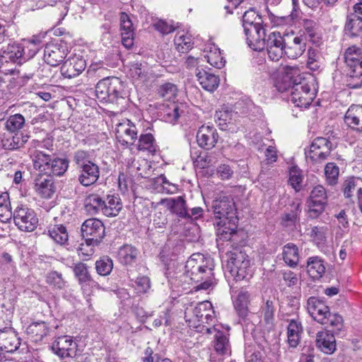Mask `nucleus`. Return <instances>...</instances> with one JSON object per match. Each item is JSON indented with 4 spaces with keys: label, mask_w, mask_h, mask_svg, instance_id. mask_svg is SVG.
<instances>
[{
    "label": "nucleus",
    "mask_w": 362,
    "mask_h": 362,
    "mask_svg": "<svg viewBox=\"0 0 362 362\" xmlns=\"http://www.w3.org/2000/svg\"><path fill=\"white\" fill-rule=\"evenodd\" d=\"M137 148L139 151H148L154 153L156 151L155 139L151 134H141L139 139Z\"/></svg>",
    "instance_id": "nucleus-48"
},
{
    "label": "nucleus",
    "mask_w": 362,
    "mask_h": 362,
    "mask_svg": "<svg viewBox=\"0 0 362 362\" xmlns=\"http://www.w3.org/2000/svg\"><path fill=\"white\" fill-rule=\"evenodd\" d=\"M150 279L148 276H139L135 281V286L138 293H146L150 288Z\"/></svg>",
    "instance_id": "nucleus-62"
},
{
    "label": "nucleus",
    "mask_w": 362,
    "mask_h": 362,
    "mask_svg": "<svg viewBox=\"0 0 362 362\" xmlns=\"http://www.w3.org/2000/svg\"><path fill=\"white\" fill-rule=\"evenodd\" d=\"M325 322L321 324L326 326H330L332 329V332H337L340 331L344 326V320L341 315L337 313H329V316L326 317Z\"/></svg>",
    "instance_id": "nucleus-52"
},
{
    "label": "nucleus",
    "mask_w": 362,
    "mask_h": 362,
    "mask_svg": "<svg viewBox=\"0 0 362 362\" xmlns=\"http://www.w3.org/2000/svg\"><path fill=\"white\" fill-rule=\"evenodd\" d=\"M218 135L216 129L209 125H202L197 133L199 146L204 149L213 148L218 141Z\"/></svg>",
    "instance_id": "nucleus-20"
},
{
    "label": "nucleus",
    "mask_w": 362,
    "mask_h": 362,
    "mask_svg": "<svg viewBox=\"0 0 362 362\" xmlns=\"http://www.w3.org/2000/svg\"><path fill=\"white\" fill-rule=\"evenodd\" d=\"M48 233L49 236L59 245H64L68 241V233L63 225H54L50 227Z\"/></svg>",
    "instance_id": "nucleus-47"
},
{
    "label": "nucleus",
    "mask_w": 362,
    "mask_h": 362,
    "mask_svg": "<svg viewBox=\"0 0 362 362\" xmlns=\"http://www.w3.org/2000/svg\"><path fill=\"white\" fill-rule=\"evenodd\" d=\"M316 346L326 354H332L336 350V339L329 331L319 332L316 336Z\"/></svg>",
    "instance_id": "nucleus-22"
},
{
    "label": "nucleus",
    "mask_w": 362,
    "mask_h": 362,
    "mask_svg": "<svg viewBox=\"0 0 362 362\" xmlns=\"http://www.w3.org/2000/svg\"><path fill=\"white\" fill-rule=\"evenodd\" d=\"M233 170L226 164L220 165L216 169V175L221 180H229L233 175Z\"/></svg>",
    "instance_id": "nucleus-64"
},
{
    "label": "nucleus",
    "mask_w": 362,
    "mask_h": 362,
    "mask_svg": "<svg viewBox=\"0 0 362 362\" xmlns=\"http://www.w3.org/2000/svg\"><path fill=\"white\" fill-rule=\"evenodd\" d=\"M139 252L138 250L129 245L122 246L119 250V259L122 264L132 265L135 263Z\"/></svg>",
    "instance_id": "nucleus-34"
},
{
    "label": "nucleus",
    "mask_w": 362,
    "mask_h": 362,
    "mask_svg": "<svg viewBox=\"0 0 362 362\" xmlns=\"http://www.w3.org/2000/svg\"><path fill=\"white\" fill-rule=\"evenodd\" d=\"M339 168L334 163H328L325 168V175L329 185L337 183L339 177Z\"/></svg>",
    "instance_id": "nucleus-55"
},
{
    "label": "nucleus",
    "mask_w": 362,
    "mask_h": 362,
    "mask_svg": "<svg viewBox=\"0 0 362 362\" xmlns=\"http://www.w3.org/2000/svg\"><path fill=\"white\" fill-rule=\"evenodd\" d=\"M327 204V194L325 188L317 185L311 190L307 201L308 216L310 218H317L325 211Z\"/></svg>",
    "instance_id": "nucleus-6"
},
{
    "label": "nucleus",
    "mask_w": 362,
    "mask_h": 362,
    "mask_svg": "<svg viewBox=\"0 0 362 362\" xmlns=\"http://www.w3.org/2000/svg\"><path fill=\"white\" fill-rule=\"evenodd\" d=\"M209 48V53H207L204 57L206 59L207 62L214 67L217 69H221L224 66L226 61L223 57L221 54L220 49L216 46L210 45L208 47Z\"/></svg>",
    "instance_id": "nucleus-42"
},
{
    "label": "nucleus",
    "mask_w": 362,
    "mask_h": 362,
    "mask_svg": "<svg viewBox=\"0 0 362 362\" xmlns=\"http://www.w3.org/2000/svg\"><path fill=\"white\" fill-rule=\"evenodd\" d=\"M303 180L302 171L297 167H292L289 171V183L296 191L301 188V183Z\"/></svg>",
    "instance_id": "nucleus-54"
},
{
    "label": "nucleus",
    "mask_w": 362,
    "mask_h": 362,
    "mask_svg": "<svg viewBox=\"0 0 362 362\" xmlns=\"http://www.w3.org/2000/svg\"><path fill=\"white\" fill-rule=\"evenodd\" d=\"M344 120L351 128L362 132V106L352 105L346 112Z\"/></svg>",
    "instance_id": "nucleus-24"
},
{
    "label": "nucleus",
    "mask_w": 362,
    "mask_h": 362,
    "mask_svg": "<svg viewBox=\"0 0 362 362\" xmlns=\"http://www.w3.org/2000/svg\"><path fill=\"white\" fill-rule=\"evenodd\" d=\"M95 95L100 101L116 103L124 98V83L117 77L104 78L97 83Z\"/></svg>",
    "instance_id": "nucleus-3"
},
{
    "label": "nucleus",
    "mask_w": 362,
    "mask_h": 362,
    "mask_svg": "<svg viewBox=\"0 0 362 362\" xmlns=\"http://www.w3.org/2000/svg\"><path fill=\"white\" fill-rule=\"evenodd\" d=\"M307 309L310 315L318 323L325 322L329 316V308L324 301L317 297H310L307 301Z\"/></svg>",
    "instance_id": "nucleus-18"
},
{
    "label": "nucleus",
    "mask_w": 362,
    "mask_h": 362,
    "mask_svg": "<svg viewBox=\"0 0 362 362\" xmlns=\"http://www.w3.org/2000/svg\"><path fill=\"white\" fill-rule=\"evenodd\" d=\"M74 272L80 282H86L90 279L87 265L84 263L76 264L74 267Z\"/></svg>",
    "instance_id": "nucleus-57"
},
{
    "label": "nucleus",
    "mask_w": 362,
    "mask_h": 362,
    "mask_svg": "<svg viewBox=\"0 0 362 362\" xmlns=\"http://www.w3.org/2000/svg\"><path fill=\"white\" fill-rule=\"evenodd\" d=\"M49 332V328L45 321L32 322L26 329V332L35 341L42 340Z\"/></svg>",
    "instance_id": "nucleus-30"
},
{
    "label": "nucleus",
    "mask_w": 362,
    "mask_h": 362,
    "mask_svg": "<svg viewBox=\"0 0 362 362\" xmlns=\"http://www.w3.org/2000/svg\"><path fill=\"white\" fill-rule=\"evenodd\" d=\"M320 53L313 48H310L308 51L307 66L312 71H316L320 68Z\"/></svg>",
    "instance_id": "nucleus-56"
},
{
    "label": "nucleus",
    "mask_w": 362,
    "mask_h": 362,
    "mask_svg": "<svg viewBox=\"0 0 362 362\" xmlns=\"http://www.w3.org/2000/svg\"><path fill=\"white\" fill-rule=\"evenodd\" d=\"M346 86L351 88L362 87V66L356 65L354 68H349L347 74Z\"/></svg>",
    "instance_id": "nucleus-43"
},
{
    "label": "nucleus",
    "mask_w": 362,
    "mask_h": 362,
    "mask_svg": "<svg viewBox=\"0 0 362 362\" xmlns=\"http://www.w3.org/2000/svg\"><path fill=\"white\" fill-rule=\"evenodd\" d=\"M332 148L330 141L324 137H317L311 143L310 151L305 152L306 158L313 163H320L328 158Z\"/></svg>",
    "instance_id": "nucleus-10"
},
{
    "label": "nucleus",
    "mask_w": 362,
    "mask_h": 362,
    "mask_svg": "<svg viewBox=\"0 0 362 362\" xmlns=\"http://www.w3.org/2000/svg\"><path fill=\"white\" fill-rule=\"evenodd\" d=\"M137 134L136 126L129 119L119 123L115 129L116 138L122 145L133 144L137 139Z\"/></svg>",
    "instance_id": "nucleus-14"
},
{
    "label": "nucleus",
    "mask_w": 362,
    "mask_h": 362,
    "mask_svg": "<svg viewBox=\"0 0 362 362\" xmlns=\"http://www.w3.org/2000/svg\"><path fill=\"white\" fill-rule=\"evenodd\" d=\"M196 76L200 85L206 90L212 92L218 86L219 78L214 74L204 70H197Z\"/></svg>",
    "instance_id": "nucleus-26"
},
{
    "label": "nucleus",
    "mask_w": 362,
    "mask_h": 362,
    "mask_svg": "<svg viewBox=\"0 0 362 362\" xmlns=\"http://www.w3.org/2000/svg\"><path fill=\"white\" fill-rule=\"evenodd\" d=\"M177 89L172 83H165L158 88V94L166 100L174 99L177 95Z\"/></svg>",
    "instance_id": "nucleus-51"
},
{
    "label": "nucleus",
    "mask_w": 362,
    "mask_h": 362,
    "mask_svg": "<svg viewBox=\"0 0 362 362\" xmlns=\"http://www.w3.org/2000/svg\"><path fill=\"white\" fill-rule=\"evenodd\" d=\"M257 23H261L260 18L258 17L254 10L250 9L244 13L243 16V26L244 29L247 25H255Z\"/></svg>",
    "instance_id": "nucleus-58"
},
{
    "label": "nucleus",
    "mask_w": 362,
    "mask_h": 362,
    "mask_svg": "<svg viewBox=\"0 0 362 362\" xmlns=\"http://www.w3.org/2000/svg\"><path fill=\"white\" fill-rule=\"evenodd\" d=\"M161 203L165 204L168 209L180 218H186L189 217V211L187 209L184 197L179 196L175 198L162 199Z\"/></svg>",
    "instance_id": "nucleus-23"
},
{
    "label": "nucleus",
    "mask_w": 362,
    "mask_h": 362,
    "mask_svg": "<svg viewBox=\"0 0 362 362\" xmlns=\"http://www.w3.org/2000/svg\"><path fill=\"white\" fill-rule=\"evenodd\" d=\"M262 312L264 315V319L267 323L272 322L274 319L275 312L274 302L272 300H267L264 306L262 308Z\"/></svg>",
    "instance_id": "nucleus-60"
},
{
    "label": "nucleus",
    "mask_w": 362,
    "mask_h": 362,
    "mask_svg": "<svg viewBox=\"0 0 362 362\" xmlns=\"http://www.w3.org/2000/svg\"><path fill=\"white\" fill-rule=\"evenodd\" d=\"M296 83L297 80H293L291 73L287 71L286 73L279 76L276 78L274 81V86L278 91L283 93L289 90L291 91L292 90V86L293 83Z\"/></svg>",
    "instance_id": "nucleus-46"
},
{
    "label": "nucleus",
    "mask_w": 362,
    "mask_h": 362,
    "mask_svg": "<svg viewBox=\"0 0 362 362\" xmlns=\"http://www.w3.org/2000/svg\"><path fill=\"white\" fill-rule=\"evenodd\" d=\"M74 161L77 165L78 169L81 168V167H83V165H85L88 163H92L88 160V152L82 150H78L74 153Z\"/></svg>",
    "instance_id": "nucleus-61"
},
{
    "label": "nucleus",
    "mask_w": 362,
    "mask_h": 362,
    "mask_svg": "<svg viewBox=\"0 0 362 362\" xmlns=\"http://www.w3.org/2000/svg\"><path fill=\"white\" fill-rule=\"evenodd\" d=\"M112 267V261L107 257H104L95 262V269L98 274L101 276H107L110 274Z\"/></svg>",
    "instance_id": "nucleus-53"
},
{
    "label": "nucleus",
    "mask_w": 362,
    "mask_h": 362,
    "mask_svg": "<svg viewBox=\"0 0 362 362\" xmlns=\"http://www.w3.org/2000/svg\"><path fill=\"white\" fill-rule=\"evenodd\" d=\"M46 282L53 288L63 289L66 286V282L64 280L62 274L56 271L49 272L46 276Z\"/></svg>",
    "instance_id": "nucleus-49"
},
{
    "label": "nucleus",
    "mask_w": 362,
    "mask_h": 362,
    "mask_svg": "<svg viewBox=\"0 0 362 362\" xmlns=\"http://www.w3.org/2000/svg\"><path fill=\"white\" fill-rule=\"evenodd\" d=\"M16 226L23 231H33L37 226L38 218L35 211L24 204H19L13 211Z\"/></svg>",
    "instance_id": "nucleus-7"
},
{
    "label": "nucleus",
    "mask_w": 362,
    "mask_h": 362,
    "mask_svg": "<svg viewBox=\"0 0 362 362\" xmlns=\"http://www.w3.org/2000/svg\"><path fill=\"white\" fill-rule=\"evenodd\" d=\"M344 29L352 36H358L362 34V17L356 13L348 14Z\"/></svg>",
    "instance_id": "nucleus-35"
},
{
    "label": "nucleus",
    "mask_w": 362,
    "mask_h": 362,
    "mask_svg": "<svg viewBox=\"0 0 362 362\" xmlns=\"http://www.w3.org/2000/svg\"><path fill=\"white\" fill-rule=\"evenodd\" d=\"M35 189L42 198H51L55 192L54 182L50 177L41 176L35 180Z\"/></svg>",
    "instance_id": "nucleus-27"
},
{
    "label": "nucleus",
    "mask_w": 362,
    "mask_h": 362,
    "mask_svg": "<svg viewBox=\"0 0 362 362\" xmlns=\"http://www.w3.org/2000/svg\"><path fill=\"white\" fill-rule=\"evenodd\" d=\"M361 54V49L355 45L347 48L344 53V59L347 66L349 68H354L356 65H361L362 66Z\"/></svg>",
    "instance_id": "nucleus-38"
},
{
    "label": "nucleus",
    "mask_w": 362,
    "mask_h": 362,
    "mask_svg": "<svg viewBox=\"0 0 362 362\" xmlns=\"http://www.w3.org/2000/svg\"><path fill=\"white\" fill-rule=\"evenodd\" d=\"M122 209L120 199L115 195H108L105 200L103 214L108 217L116 216Z\"/></svg>",
    "instance_id": "nucleus-28"
},
{
    "label": "nucleus",
    "mask_w": 362,
    "mask_h": 362,
    "mask_svg": "<svg viewBox=\"0 0 362 362\" xmlns=\"http://www.w3.org/2000/svg\"><path fill=\"white\" fill-rule=\"evenodd\" d=\"M81 235L87 245H98L105 236V226L99 219H87L81 226Z\"/></svg>",
    "instance_id": "nucleus-9"
},
{
    "label": "nucleus",
    "mask_w": 362,
    "mask_h": 362,
    "mask_svg": "<svg viewBox=\"0 0 362 362\" xmlns=\"http://www.w3.org/2000/svg\"><path fill=\"white\" fill-rule=\"evenodd\" d=\"M69 167V161L66 158H52L49 168L47 172L48 175L61 176Z\"/></svg>",
    "instance_id": "nucleus-44"
},
{
    "label": "nucleus",
    "mask_w": 362,
    "mask_h": 362,
    "mask_svg": "<svg viewBox=\"0 0 362 362\" xmlns=\"http://www.w3.org/2000/svg\"><path fill=\"white\" fill-rule=\"evenodd\" d=\"M185 317L189 326L197 332L204 334L215 331V327L210 326L215 322V312L209 301H202L194 308H187Z\"/></svg>",
    "instance_id": "nucleus-2"
},
{
    "label": "nucleus",
    "mask_w": 362,
    "mask_h": 362,
    "mask_svg": "<svg viewBox=\"0 0 362 362\" xmlns=\"http://www.w3.org/2000/svg\"><path fill=\"white\" fill-rule=\"evenodd\" d=\"M303 333V327L298 320H288L287 326V341L291 347H296L300 341V335Z\"/></svg>",
    "instance_id": "nucleus-25"
},
{
    "label": "nucleus",
    "mask_w": 362,
    "mask_h": 362,
    "mask_svg": "<svg viewBox=\"0 0 362 362\" xmlns=\"http://www.w3.org/2000/svg\"><path fill=\"white\" fill-rule=\"evenodd\" d=\"M206 334H214V349L218 354L224 355L227 354L230 351L228 338L223 332L218 330L215 327L214 332Z\"/></svg>",
    "instance_id": "nucleus-33"
},
{
    "label": "nucleus",
    "mask_w": 362,
    "mask_h": 362,
    "mask_svg": "<svg viewBox=\"0 0 362 362\" xmlns=\"http://www.w3.org/2000/svg\"><path fill=\"white\" fill-rule=\"evenodd\" d=\"M212 209L214 216L221 221L218 226L225 225L226 220L233 222L236 219V209L233 198L230 196H221L213 202Z\"/></svg>",
    "instance_id": "nucleus-5"
},
{
    "label": "nucleus",
    "mask_w": 362,
    "mask_h": 362,
    "mask_svg": "<svg viewBox=\"0 0 362 362\" xmlns=\"http://www.w3.org/2000/svg\"><path fill=\"white\" fill-rule=\"evenodd\" d=\"M286 54L290 59H296L301 56L305 50V42L300 37H294L293 42L287 45H285Z\"/></svg>",
    "instance_id": "nucleus-29"
},
{
    "label": "nucleus",
    "mask_w": 362,
    "mask_h": 362,
    "mask_svg": "<svg viewBox=\"0 0 362 362\" xmlns=\"http://www.w3.org/2000/svg\"><path fill=\"white\" fill-rule=\"evenodd\" d=\"M78 170V180L84 187H88L97 182L100 176L99 167L94 163H88Z\"/></svg>",
    "instance_id": "nucleus-21"
},
{
    "label": "nucleus",
    "mask_w": 362,
    "mask_h": 362,
    "mask_svg": "<svg viewBox=\"0 0 362 362\" xmlns=\"http://www.w3.org/2000/svg\"><path fill=\"white\" fill-rule=\"evenodd\" d=\"M120 28L122 33H134L133 23L129 16L124 12L121 13L120 15Z\"/></svg>",
    "instance_id": "nucleus-63"
},
{
    "label": "nucleus",
    "mask_w": 362,
    "mask_h": 362,
    "mask_svg": "<svg viewBox=\"0 0 362 362\" xmlns=\"http://www.w3.org/2000/svg\"><path fill=\"white\" fill-rule=\"evenodd\" d=\"M23 47L19 45H8L7 48L3 51V54L0 56V72L7 74L12 71V69H4V64L9 62L21 63L23 58Z\"/></svg>",
    "instance_id": "nucleus-17"
},
{
    "label": "nucleus",
    "mask_w": 362,
    "mask_h": 362,
    "mask_svg": "<svg viewBox=\"0 0 362 362\" xmlns=\"http://www.w3.org/2000/svg\"><path fill=\"white\" fill-rule=\"evenodd\" d=\"M176 49L179 52L185 53L192 48L193 42L192 36L184 33H178L174 39Z\"/></svg>",
    "instance_id": "nucleus-45"
},
{
    "label": "nucleus",
    "mask_w": 362,
    "mask_h": 362,
    "mask_svg": "<svg viewBox=\"0 0 362 362\" xmlns=\"http://www.w3.org/2000/svg\"><path fill=\"white\" fill-rule=\"evenodd\" d=\"M283 259L286 264L294 267L299 260L298 248L293 243L286 244L283 249Z\"/></svg>",
    "instance_id": "nucleus-39"
},
{
    "label": "nucleus",
    "mask_w": 362,
    "mask_h": 362,
    "mask_svg": "<svg viewBox=\"0 0 362 362\" xmlns=\"http://www.w3.org/2000/svg\"><path fill=\"white\" fill-rule=\"evenodd\" d=\"M185 270L180 265L174 269L168 267L165 276L168 281L176 286L183 284H192L196 285V290H207L214 281V264L210 257L201 253H194L186 262Z\"/></svg>",
    "instance_id": "nucleus-1"
},
{
    "label": "nucleus",
    "mask_w": 362,
    "mask_h": 362,
    "mask_svg": "<svg viewBox=\"0 0 362 362\" xmlns=\"http://www.w3.org/2000/svg\"><path fill=\"white\" fill-rule=\"evenodd\" d=\"M21 339L11 327L0 329V350L13 353L20 349Z\"/></svg>",
    "instance_id": "nucleus-15"
},
{
    "label": "nucleus",
    "mask_w": 362,
    "mask_h": 362,
    "mask_svg": "<svg viewBox=\"0 0 362 362\" xmlns=\"http://www.w3.org/2000/svg\"><path fill=\"white\" fill-rule=\"evenodd\" d=\"M250 298V293L242 289L234 301V307L241 317H245L247 315Z\"/></svg>",
    "instance_id": "nucleus-37"
},
{
    "label": "nucleus",
    "mask_w": 362,
    "mask_h": 362,
    "mask_svg": "<svg viewBox=\"0 0 362 362\" xmlns=\"http://www.w3.org/2000/svg\"><path fill=\"white\" fill-rule=\"evenodd\" d=\"M29 136L23 134H16L15 135L3 139L2 146L7 150H17L24 146L28 141Z\"/></svg>",
    "instance_id": "nucleus-41"
},
{
    "label": "nucleus",
    "mask_w": 362,
    "mask_h": 362,
    "mask_svg": "<svg viewBox=\"0 0 362 362\" xmlns=\"http://www.w3.org/2000/svg\"><path fill=\"white\" fill-rule=\"evenodd\" d=\"M52 349L59 356L74 358L76 356L77 344L71 337L60 336L54 341Z\"/></svg>",
    "instance_id": "nucleus-16"
},
{
    "label": "nucleus",
    "mask_w": 362,
    "mask_h": 362,
    "mask_svg": "<svg viewBox=\"0 0 362 362\" xmlns=\"http://www.w3.org/2000/svg\"><path fill=\"white\" fill-rule=\"evenodd\" d=\"M25 124V118L21 114H16L10 116L6 122V128L11 132H16L20 130Z\"/></svg>",
    "instance_id": "nucleus-50"
},
{
    "label": "nucleus",
    "mask_w": 362,
    "mask_h": 362,
    "mask_svg": "<svg viewBox=\"0 0 362 362\" xmlns=\"http://www.w3.org/2000/svg\"><path fill=\"white\" fill-rule=\"evenodd\" d=\"M86 66V61L82 57L74 55L64 62L61 67V73L65 78H74L81 74Z\"/></svg>",
    "instance_id": "nucleus-19"
},
{
    "label": "nucleus",
    "mask_w": 362,
    "mask_h": 362,
    "mask_svg": "<svg viewBox=\"0 0 362 362\" xmlns=\"http://www.w3.org/2000/svg\"><path fill=\"white\" fill-rule=\"evenodd\" d=\"M250 264V259L245 252L235 250L231 253L227 266L230 275L238 281L252 276Z\"/></svg>",
    "instance_id": "nucleus-4"
},
{
    "label": "nucleus",
    "mask_w": 362,
    "mask_h": 362,
    "mask_svg": "<svg viewBox=\"0 0 362 362\" xmlns=\"http://www.w3.org/2000/svg\"><path fill=\"white\" fill-rule=\"evenodd\" d=\"M248 46L255 51L260 52L264 49L266 38L265 29L261 23L246 26L244 29Z\"/></svg>",
    "instance_id": "nucleus-11"
},
{
    "label": "nucleus",
    "mask_w": 362,
    "mask_h": 362,
    "mask_svg": "<svg viewBox=\"0 0 362 362\" xmlns=\"http://www.w3.org/2000/svg\"><path fill=\"white\" fill-rule=\"evenodd\" d=\"M67 55L66 46L60 42H49L45 45L43 59L45 63L52 66H57Z\"/></svg>",
    "instance_id": "nucleus-12"
},
{
    "label": "nucleus",
    "mask_w": 362,
    "mask_h": 362,
    "mask_svg": "<svg viewBox=\"0 0 362 362\" xmlns=\"http://www.w3.org/2000/svg\"><path fill=\"white\" fill-rule=\"evenodd\" d=\"M52 157L40 151H35L33 154V166L36 170L47 174Z\"/></svg>",
    "instance_id": "nucleus-36"
},
{
    "label": "nucleus",
    "mask_w": 362,
    "mask_h": 362,
    "mask_svg": "<svg viewBox=\"0 0 362 362\" xmlns=\"http://www.w3.org/2000/svg\"><path fill=\"white\" fill-rule=\"evenodd\" d=\"M163 119L169 123L174 124L177 122L178 118L185 113V105L182 104L172 103L165 107L163 105Z\"/></svg>",
    "instance_id": "nucleus-31"
},
{
    "label": "nucleus",
    "mask_w": 362,
    "mask_h": 362,
    "mask_svg": "<svg viewBox=\"0 0 362 362\" xmlns=\"http://www.w3.org/2000/svg\"><path fill=\"white\" fill-rule=\"evenodd\" d=\"M105 200L99 195L92 194L88 195L85 199V210L90 215H95L100 211L103 213Z\"/></svg>",
    "instance_id": "nucleus-32"
},
{
    "label": "nucleus",
    "mask_w": 362,
    "mask_h": 362,
    "mask_svg": "<svg viewBox=\"0 0 362 362\" xmlns=\"http://www.w3.org/2000/svg\"><path fill=\"white\" fill-rule=\"evenodd\" d=\"M285 41L283 36L279 32L270 33L265 41V47L269 58L278 62L285 52Z\"/></svg>",
    "instance_id": "nucleus-13"
},
{
    "label": "nucleus",
    "mask_w": 362,
    "mask_h": 362,
    "mask_svg": "<svg viewBox=\"0 0 362 362\" xmlns=\"http://www.w3.org/2000/svg\"><path fill=\"white\" fill-rule=\"evenodd\" d=\"M291 101L299 107H308L315 97V90L305 81L293 83L290 93Z\"/></svg>",
    "instance_id": "nucleus-8"
},
{
    "label": "nucleus",
    "mask_w": 362,
    "mask_h": 362,
    "mask_svg": "<svg viewBox=\"0 0 362 362\" xmlns=\"http://www.w3.org/2000/svg\"><path fill=\"white\" fill-rule=\"evenodd\" d=\"M307 272L313 278L322 276L325 272V267L323 261L318 257H310L307 262Z\"/></svg>",
    "instance_id": "nucleus-40"
},
{
    "label": "nucleus",
    "mask_w": 362,
    "mask_h": 362,
    "mask_svg": "<svg viewBox=\"0 0 362 362\" xmlns=\"http://www.w3.org/2000/svg\"><path fill=\"white\" fill-rule=\"evenodd\" d=\"M231 114L226 110L216 111L215 114V121L217 124L223 129L226 127L228 122H230L231 119Z\"/></svg>",
    "instance_id": "nucleus-59"
}]
</instances>
